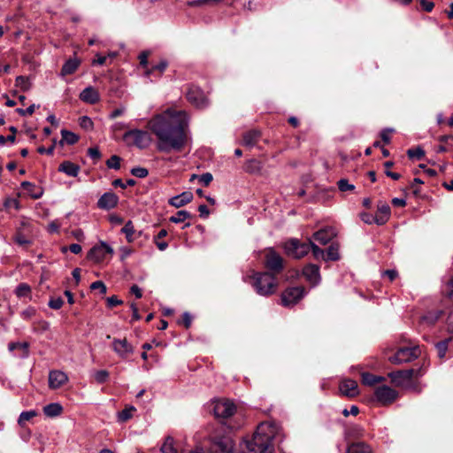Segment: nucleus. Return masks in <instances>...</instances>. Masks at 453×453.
<instances>
[{
  "mask_svg": "<svg viewBox=\"0 0 453 453\" xmlns=\"http://www.w3.org/2000/svg\"><path fill=\"white\" fill-rule=\"evenodd\" d=\"M156 135L157 150L164 153L180 152L188 141V115L183 111L167 110L149 122Z\"/></svg>",
  "mask_w": 453,
  "mask_h": 453,
  "instance_id": "nucleus-1",
  "label": "nucleus"
},
{
  "mask_svg": "<svg viewBox=\"0 0 453 453\" xmlns=\"http://www.w3.org/2000/svg\"><path fill=\"white\" fill-rule=\"evenodd\" d=\"M250 284L260 296L274 294L279 286L278 277L266 272H253L250 276Z\"/></svg>",
  "mask_w": 453,
  "mask_h": 453,
  "instance_id": "nucleus-2",
  "label": "nucleus"
},
{
  "mask_svg": "<svg viewBox=\"0 0 453 453\" xmlns=\"http://www.w3.org/2000/svg\"><path fill=\"white\" fill-rule=\"evenodd\" d=\"M260 429L258 427L252 439L247 442V449L253 453H273V444L271 435L262 434Z\"/></svg>",
  "mask_w": 453,
  "mask_h": 453,
  "instance_id": "nucleus-3",
  "label": "nucleus"
},
{
  "mask_svg": "<svg viewBox=\"0 0 453 453\" xmlns=\"http://www.w3.org/2000/svg\"><path fill=\"white\" fill-rule=\"evenodd\" d=\"M264 266L266 269V273H272L278 277L285 268V262L283 257L277 253L273 249H270L264 258Z\"/></svg>",
  "mask_w": 453,
  "mask_h": 453,
  "instance_id": "nucleus-4",
  "label": "nucleus"
},
{
  "mask_svg": "<svg viewBox=\"0 0 453 453\" xmlns=\"http://www.w3.org/2000/svg\"><path fill=\"white\" fill-rule=\"evenodd\" d=\"M123 140L127 145H134L139 149H145L151 142L150 135L147 131L136 128L126 132L123 135Z\"/></svg>",
  "mask_w": 453,
  "mask_h": 453,
  "instance_id": "nucleus-5",
  "label": "nucleus"
},
{
  "mask_svg": "<svg viewBox=\"0 0 453 453\" xmlns=\"http://www.w3.org/2000/svg\"><path fill=\"white\" fill-rule=\"evenodd\" d=\"M185 96L188 103L197 109H204L209 105V99L198 86L188 84Z\"/></svg>",
  "mask_w": 453,
  "mask_h": 453,
  "instance_id": "nucleus-6",
  "label": "nucleus"
},
{
  "mask_svg": "<svg viewBox=\"0 0 453 453\" xmlns=\"http://www.w3.org/2000/svg\"><path fill=\"white\" fill-rule=\"evenodd\" d=\"M210 449L213 453H236L234 440L229 435L213 436Z\"/></svg>",
  "mask_w": 453,
  "mask_h": 453,
  "instance_id": "nucleus-7",
  "label": "nucleus"
},
{
  "mask_svg": "<svg viewBox=\"0 0 453 453\" xmlns=\"http://www.w3.org/2000/svg\"><path fill=\"white\" fill-rule=\"evenodd\" d=\"M312 247V240L307 239L306 242H300L297 239H291L286 242L285 249L288 253L296 258H301L311 251Z\"/></svg>",
  "mask_w": 453,
  "mask_h": 453,
  "instance_id": "nucleus-8",
  "label": "nucleus"
},
{
  "mask_svg": "<svg viewBox=\"0 0 453 453\" xmlns=\"http://www.w3.org/2000/svg\"><path fill=\"white\" fill-rule=\"evenodd\" d=\"M418 355L419 350L418 347H403L399 348L393 355L388 356V359L391 364L401 365L403 363L411 362V360L417 358Z\"/></svg>",
  "mask_w": 453,
  "mask_h": 453,
  "instance_id": "nucleus-9",
  "label": "nucleus"
},
{
  "mask_svg": "<svg viewBox=\"0 0 453 453\" xmlns=\"http://www.w3.org/2000/svg\"><path fill=\"white\" fill-rule=\"evenodd\" d=\"M236 411V406L229 400H219L213 403L212 412L218 419H227Z\"/></svg>",
  "mask_w": 453,
  "mask_h": 453,
  "instance_id": "nucleus-10",
  "label": "nucleus"
},
{
  "mask_svg": "<svg viewBox=\"0 0 453 453\" xmlns=\"http://www.w3.org/2000/svg\"><path fill=\"white\" fill-rule=\"evenodd\" d=\"M108 255L110 257L113 255V249L105 242L100 241L96 245L89 250L87 258L99 264L105 260Z\"/></svg>",
  "mask_w": 453,
  "mask_h": 453,
  "instance_id": "nucleus-11",
  "label": "nucleus"
},
{
  "mask_svg": "<svg viewBox=\"0 0 453 453\" xmlns=\"http://www.w3.org/2000/svg\"><path fill=\"white\" fill-rule=\"evenodd\" d=\"M304 287H291L285 289L281 294V304L288 307L297 303L304 296Z\"/></svg>",
  "mask_w": 453,
  "mask_h": 453,
  "instance_id": "nucleus-12",
  "label": "nucleus"
},
{
  "mask_svg": "<svg viewBox=\"0 0 453 453\" xmlns=\"http://www.w3.org/2000/svg\"><path fill=\"white\" fill-rule=\"evenodd\" d=\"M388 376L390 378L391 382L395 386L399 387L403 385L405 381L411 380L413 377L421 376V372L420 370H415L413 368H411L393 371L389 372Z\"/></svg>",
  "mask_w": 453,
  "mask_h": 453,
  "instance_id": "nucleus-13",
  "label": "nucleus"
},
{
  "mask_svg": "<svg viewBox=\"0 0 453 453\" xmlns=\"http://www.w3.org/2000/svg\"><path fill=\"white\" fill-rule=\"evenodd\" d=\"M376 400L382 405L392 404L398 397V392L388 386L378 387L374 391Z\"/></svg>",
  "mask_w": 453,
  "mask_h": 453,
  "instance_id": "nucleus-14",
  "label": "nucleus"
},
{
  "mask_svg": "<svg viewBox=\"0 0 453 453\" xmlns=\"http://www.w3.org/2000/svg\"><path fill=\"white\" fill-rule=\"evenodd\" d=\"M112 349L118 354V356L123 359H126L129 355L133 354L134 348L127 341L126 338L114 339L112 342Z\"/></svg>",
  "mask_w": 453,
  "mask_h": 453,
  "instance_id": "nucleus-15",
  "label": "nucleus"
},
{
  "mask_svg": "<svg viewBox=\"0 0 453 453\" xmlns=\"http://www.w3.org/2000/svg\"><path fill=\"white\" fill-rule=\"evenodd\" d=\"M319 269V265L314 264H307L303 268V275L312 287L317 286L321 280Z\"/></svg>",
  "mask_w": 453,
  "mask_h": 453,
  "instance_id": "nucleus-16",
  "label": "nucleus"
},
{
  "mask_svg": "<svg viewBox=\"0 0 453 453\" xmlns=\"http://www.w3.org/2000/svg\"><path fill=\"white\" fill-rule=\"evenodd\" d=\"M119 196L113 192L104 193L97 201V207L103 210H111L118 205Z\"/></svg>",
  "mask_w": 453,
  "mask_h": 453,
  "instance_id": "nucleus-17",
  "label": "nucleus"
},
{
  "mask_svg": "<svg viewBox=\"0 0 453 453\" xmlns=\"http://www.w3.org/2000/svg\"><path fill=\"white\" fill-rule=\"evenodd\" d=\"M375 224L378 226L385 225L390 219L391 209L389 205L383 202H379L377 205Z\"/></svg>",
  "mask_w": 453,
  "mask_h": 453,
  "instance_id": "nucleus-18",
  "label": "nucleus"
},
{
  "mask_svg": "<svg viewBox=\"0 0 453 453\" xmlns=\"http://www.w3.org/2000/svg\"><path fill=\"white\" fill-rule=\"evenodd\" d=\"M67 375L58 370L50 371L49 373V387L51 389H57L62 387L67 381Z\"/></svg>",
  "mask_w": 453,
  "mask_h": 453,
  "instance_id": "nucleus-19",
  "label": "nucleus"
},
{
  "mask_svg": "<svg viewBox=\"0 0 453 453\" xmlns=\"http://www.w3.org/2000/svg\"><path fill=\"white\" fill-rule=\"evenodd\" d=\"M335 236L334 230L332 227L319 229L312 234V240L320 245H326Z\"/></svg>",
  "mask_w": 453,
  "mask_h": 453,
  "instance_id": "nucleus-20",
  "label": "nucleus"
},
{
  "mask_svg": "<svg viewBox=\"0 0 453 453\" xmlns=\"http://www.w3.org/2000/svg\"><path fill=\"white\" fill-rule=\"evenodd\" d=\"M357 387V382L356 380L352 379H345L341 381L339 389L342 395L349 397H354L358 395Z\"/></svg>",
  "mask_w": 453,
  "mask_h": 453,
  "instance_id": "nucleus-21",
  "label": "nucleus"
},
{
  "mask_svg": "<svg viewBox=\"0 0 453 453\" xmlns=\"http://www.w3.org/2000/svg\"><path fill=\"white\" fill-rule=\"evenodd\" d=\"M80 99L84 103L96 104L100 101V95L95 88L89 86L81 92Z\"/></svg>",
  "mask_w": 453,
  "mask_h": 453,
  "instance_id": "nucleus-22",
  "label": "nucleus"
},
{
  "mask_svg": "<svg viewBox=\"0 0 453 453\" xmlns=\"http://www.w3.org/2000/svg\"><path fill=\"white\" fill-rule=\"evenodd\" d=\"M193 194L189 191H184L181 194L169 199L168 203L175 208H180L193 200Z\"/></svg>",
  "mask_w": 453,
  "mask_h": 453,
  "instance_id": "nucleus-23",
  "label": "nucleus"
},
{
  "mask_svg": "<svg viewBox=\"0 0 453 453\" xmlns=\"http://www.w3.org/2000/svg\"><path fill=\"white\" fill-rule=\"evenodd\" d=\"M81 171L79 165L74 164L71 161H63L58 166V172L64 173L68 176L76 177Z\"/></svg>",
  "mask_w": 453,
  "mask_h": 453,
  "instance_id": "nucleus-24",
  "label": "nucleus"
},
{
  "mask_svg": "<svg viewBox=\"0 0 453 453\" xmlns=\"http://www.w3.org/2000/svg\"><path fill=\"white\" fill-rule=\"evenodd\" d=\"M21 188L26 190L27 195L33 199H39L43 195V189L42 188L27 180L21 182Z\"/></svg>",
  "mask_w": 453,
  "mask_h": 453,
  "instance_id": "nucleus-25",
  "label": "nucleus"
},
{
  "mask_svg": "<svg viewBox=\"0 0 453 453\" xmlns=\"http://www.w3.org/2000/svg\"><path fill=\"white\" fill-rule=\"evenodd\" d=\"M121 232L125 234L127 241L133 242L137 237L142 234V232H136L134 224L131 220H128L121 229Z\"/></svg>",
  "mask_w": 453,
  "mask_h": 453,
  "instance_id": "nucleus-26",
  "label": "nucleus"
},
{
  "mask_svg": "<svg viewBox=\"0 0 453 453\" xmlns=\"http://www.w3.org/2000/svg\"><path fill=\"white\" fill-rule=\"evenodd\" d=\"M385 380H386L385 377L374 375L368 372H364L361 374V382L363 385H365V386L372 387V386L376 385L377 383L384 382Z\"/></svg>",
  "mask_w": 453,
  "mask_h": 453,
  "instance_id": "nucleus-27",
  "label": "nucleus"
},
{
  "mask_svg": "<svg viewBox=\"0 0 453 453\" xmlns=\"http://www.w3.org/2000/svg\"><path fill=\"white\" fill-rule=\"evenodd\" d=\"M260 137L261 132L258 130H250L245 132L242 135V145L252 147L256 145Z\"/></svg>",
  "mask_w": 453,
  "mask_h": 453,
  "instance_id": "nucleus-28",
  "label": "nucleus"
},
{
  "mask_svg": "<svg viewBox=\"0 0 453 453\" xmlns=\"http://www.w3.org/2000/svg\"><path fill=\"white\" fill-rule=\"evenodd\" d=\"M346 453H372V450L367 443L359 441L349 444Z\"/></svg>",
  "mask_w": 453,
  "mask_h": 453,
  "instance_id": "nucleus-29",
  "label": "nucleus"
},
{
  "mask_svg": "<svg viewBox=\"0 0 453 453\" xmlns=\"http://www.w3.org/2000/svg\"><path fill=\"white\" fill-rule=\"evenodd\" d=\"M80 64L81 62L77 58H69L63 65L61 68V74L64 76L73 74L78 69Z\"/></svg>",
  "mask_w": 453,
  "mask_h": 453,
  "instance_id": "nucleus-30",
  "label": "nucleus"
},
{
  "mask_svg": "<svg viewBox=\"0 0 453 453\" xmlns=\"http://www.w3.org/2000/svg\"><path fill=\"white\" fill-rule=\"evenodd\" d=\"M365 434L364 428L359 425H352L346 428L345 435L348 439L356 440L362 438Z\"/></svg>",
  "mask_w": 453,
  "mask_h": 453,
  "instance_id": "nucleus-31",
  "label": "nucleus"
},
{
  "mask_svg": "<svg viewBox=\"0 0 453 453\" xmlns=\"http://www.w3.org/2000/svg\"><path fill=\"white\" fill-rule=\"evenodd\" d=\"M162 453H180L179 449L175 444L173 437L168 435L165 438V441L160 448Z\"/></svg>",
  "mask_w": 453,
  "mask_h": 453,
  "instance_id": "nucleus-32",
  "label": "nucleus"
},
{
  "mask_svg": "<svg viewBox=\"0 0 453 453\" xmlns=\"http://www.w3.org/2000/svg\"><path fill=\"white\" fill-rule=\"evenodd\" d=\"M168 66V61L162 59L158 64L153 65L150 68L145 70V75L150 76L157 73V76H161Z\"/></svg>",
  "mask_w": 453,
  "mask_h": 453,
  "instance_id": "nucleus-33",
  "label": "nucleus"
},
{
  "mask_svg": "<svg viewBox=\"0 0 453 453\" xmlns=\"http://www.w3.org/2000/svg\"><path fill=\"white\" fill-rule=\"evenodd\" d=\"M63 411V407L58 403H52L43 407V413L47 417L54 418L60 415Z\"/></svg>",
  "mask_w": 453,
  "mask_h": 453,
  "instance_id": "nucleus-34",
  "label": "nucleus"
},
{
  "mask_svg": "<svg viewBox=\"0 0 453 453\" xmlns=\"http://www.w3.org/2000/svg\"><path fill=\"white\" fill-rule=\"evenodd\" d=\"M451 342H453V337H448L435 343L437 356L440 359H443L445 357L446 352L449 349V344Z\"/></svg>",
  "mask_w": 453,
  "mask_h": 453,
  "instance_id": "nucleus-35",
  "label": "nucleus"
},
{
  "mask_svg": "<svg viewBox=\"0 0 453 453\" xmlns=\"http://www.w3.org/2000/svg\"><path fill=\"white\" fill-rule=\"evenodd\" d=\"M61 135H62V139L59 142V144L62 146L64 145L65 142L69 145H73V144L77 143L79 141V136L77 134H75L74 133L68 131L66 129L61 130Z\"/></svg>",
  "mask_w": 453,
  "mask_h": 453,
  "instance_id": "nucleus-36",
  "label": "nucleus"
},
{
  "mask_svg": "<svg viewBox=\"0 0 453 453\" xmlns=\"http://www.w3.org/2000/svg\"><path fill=\"white\" fill-rule=\"evenodd\" d=\"M340 259L339 246L332 243L326 251H325L324 261H338Z\"/></svg>",
  "mask_w": 453,
  "mask_h": 453,
  "instance_id": "nucleus-37",
  "label": "nucleus"
},
{
  "mask_svg": "<svg viewBox=\"0 0 453 453\" xmlns=\"http://www.w3.org/2000/svg\"><path fill=\"white\" fill-rule=\"evenodd\" d=\"M262 164L257 159L248 160L244 165V170L248 173L258 174L262 170Z\"/></svg>",
  "mask_w": 453,
  "mask_h": 453,
  "instance_id": "nucleus-38",
  "label": "nucleus"
},
{
  "mask_svg": "<svg viewBox=\"0 0 453 453\" xmlns=\"http://www.w3.org/2000/svg\"><path fill=\"white\" fill-rule=\"evenodd\" d=\"M8 349L10 351H13L15 349H21L23 351V357H28L29 354V343L27 342H11L8 344Z\"/></svg>",
  "mask_w": 453,
  "mask_h": 453,
  "instance_id": "nucleus-39",
  "label": "nucleus"
},
{
  "mask_svg": "<svg viewBox=\"0 0 453 453\" xmlns=\"http://www.w3.org/2000/svg\"><path fill=\"white\" fill-rule=\"evenodd\" d=\"M195 216L188 212V211H178L177 213L174 216H172L169 218V221L172 223H181L184 222L188 219H192Z\"/></svg>",
  "mask_w": 453,
  "mask_h": 453,
  "instance_id": "nucleus-40",
  "label": "nucleus"
},
{
  "mask_svg": "<svg viewBox=\"0 0 453 453\" xmlns=\"http://www.w3.org/2000/svg\"><path fill=\"white\" fill-rule=\"evenodd\" d=\"M425 155V150L421 147H415L407 150V156L410 159L422 160Z\"/></svg>",
  "mask_w": 453,
  "mask_h": 453,
  "instance_id": "nucleus-41",
  "label": "nucleus"
},
{
  "mask_svg": "<svg viewBox=\"0 0 453 453\" xmlns=\"http://www.w3.org/2000/svg\"><path fill=\"white\" fill-rule=\"evenodd\" d=\"M136 411L135 407L128 406L118 413L119 422H127L133 417V412Z\"/></svg>",
  "mask_w": 453,
  "mask_h": 453,
  "instance_id": "nucleus-42",
  "label": "nucleus"
},
{
  "mask_svg": "<svg viewBox=\"0 0 453 453\" xmlns=\"http://www.w3.org/2000/svg\"><path fill=\"white\" fill-rule=\"evenodd\" d=\"M31 293V287L27 283H20L15 289V294L18 297H25Z\"/></svg>",
  "mask_w": 453,
  "mask_h": 453,
  "instance_id": "nucleus-43",
  "label": "nucleus"
},
{
  "mask_svg": "<svg viewBox=\"0 0 453 453\" xmlns=\"http://www.w3.org/2000/svg\"><path fill=\"white\" fill-rule=\"evenodd\" d=\"M15 86L20 88L23 92H26L30 88V83L27 77L22 75L16 78Z\"/></svg>",
  "mask_w": 453,
  "mask_h": 453,
  "instance_id": "nucleus-44",
  "label": "nucleus"
},
{
  "mask_svg": "<svg viewBox=\"0 0 453 453\" xmlns=\"http://www.w3.org/2000/svg\"><path fill=\"white\" fill-rule=\"evenodd\" d=\"M37 412L35 411H23L19 415L18 423L19 426H24L27 421H29L32 418L35 417Z\"/></svg>",
  "mask_w": 453,
  "mask_h": 453,
  "instance_id": "nucleus-45",
  "label": "nucleus"
},
{
  "mask_svg": "<svg viewBox=\"0 0 453 453\" xmlns=\"http://www.w3.org/2000/svg\"><path fill=\"white\" fill-rule=\"evenodd\" d=\"M121 157L118 155H112L107 161L106 165L110 169H120Z\"/></svg>",
  "mask_w": 453,
  "mask_h": 453,
  "instance_id": "nucleus-46",
  "label": "nucleus"
},
{
  "mask_svg": "<svg viewBox=\"0 0 453 453\" xmlns=\"http://www.w3.org/2000/svg\"><path fill=\"white\" fill-rule=\"evenodd\" d=\"M337 186H338L339 190L342 192L355 190V186L352 184H349L348 180H346V179L339 180L337 182Z\"/></svg>",
  "mask_w": 453,
  "mask_h": 453,
  "instance_id": "nucleus-47",
  "label": "nucleus"
},
{
  "mask_svg": "<svg viewBox=\"0 0 453 453\" xmlns=\"http://www.w3.org/2000/svg\"><path fill=\"white\" fill-rule=\"evenodd\" d=\"M79 125L84 130H91L93 128V121L88 116H82L79 119Z\"/></svg>",
  "mask_w": 453,
  "mask_h": 453,
  "instance_id": "nucleus-48",
  "label": "nucleus"
},
{
  "mask_svg": "<svg viewBox=\"0 0 453 453\" xmlns=\"http://www.w3.org/2000/svg\"><path fill=\"white\" fill-rule=\"evenodd\" d=\"M110 374L106 370H99L95 373V380L99 384H104L107 381Z\"/></svg>",
  "mask_w": 453,
  "mask_h": 453,
  "instance_id": "nucleus-49",
  "label": "nucleus"
},
{
  "mask_svg": "<svg viewBox=\"0 0 453 453\" xmlns=\"http://www.w3.org/2000/svg\"><path fill=\"white\" fill-rule=\"evenodd\" d=\"M14 242L19 246H28L31 244V241L28 240L20 231L16 233Z\"/></svg>",
  "mask_w": 453,
  "mask_h": 453,
  "instance_id": "nucleus-50",
  "label": "nucleus"
},
{
  "mask_svg": "<svg viewBox=\"0 0 453 453\" xmlns=\"http://www.w3.org/2000/svg\"><path fill=\"white\" fill-rule=\"evenodd\" d=\"M312 256L316 260L322 259L325 257V250L320 249L317 244L312 242V247H311Z\"/></svg>",
  "mask_w": 453,
  "mask_h": 453,
  "instance_id": "nucleus-51",
  "label": "nucleus"
},
{
  "mask_svg": "<svg viewBox=\"0 0 453 453\" xmlns=\"http://www.w3.org/2000/svg\"><path fill=\"white\" fill-rule=\"evenodd\" d=\"M64 304L62 297H50L48 306L52 310H59Z\"/></svg>",
  "mask_w": 453,
  "mask_h": 453,
  "instance_id": "nucleus-52",
  "label": "nucleus"
},
{
  "mask_svg": "<svg viewBox=\"0 0 453 453\" xmlns=\"http://www.w3.org/2000/svg\"><path fill=\"white\" fill-rule=\"evenodd\" d=\"M131 174L137 177V178H146L149 175L148 169L144 167H134L131 169Z\"/></svg>",
  "mask_w": 453,
  "mask_h": 453,
  "instance_id": "nucleus-53",
  "label": "nucleus"
},
{
  "mask_svg": "<svg viewBox=\"0 0 453 453\" xmlns=\"http://www.w3.org/2000/svg\"><path fill=\"white\" fill-rule=\"evenodd\" d=\"M394 132V129L384 128L380 133V137L385 144H389L391 142L390 134Z\"/></svg>",
  "mask_w": 453,
  "mask_h": 453,
  "instance_id": "nucleus-54",
  "label": "nucleus"
},
{
  "mask_svg": "<svg viewBox=\"0 0 453 453\" xmlns=\"http://www.w3.org/2000/svg\"><path fill=\"white\" fill-rule=\"evenodd\" d=\"M180 325H183L186 329H188L191 326L192 317L188 312H184L182 314L181 319L178 321Z\"/></svg>",
  "mask_w": 453,
  "mask_h": 453,
  "instance_id": "nucleus-55",
  "label": "nucleus"
},
{
  "mask_svg": "<svg viewBox=\"0 0 453 453\" xmlns=\"http://www.w3.org/2000/svg\"><path fill=\"white\" fill-rule=\"evenodd\" d=\"M88 155L95 163L98 161L102 157L100 150L96 147L89 148L88 150Z\"/></svg>",
  "mask_w": 453,
  "mask_h": 453,
  "instance_id": "nucleus-56",
  "label": "nucleus"
},
{
  "mask_svg": "<svg viewBox=\"0 0 453 453\" xmlns=\"http://www.w3.org/2000/svg\"><path fill=\"white\" fill-rule=\"evenodd\" d=\"M56 143H57L56 139H53L51 146H50L49 148L40 146V147H38L37 151L40 154L52 155L54 152V150H55Z\"/></svg>",
  "mask_w": 453,
  "mask_h": 453,
  "instance_id": "nucleus-57",
  "label": "nucleus"
},
{
  "mask_svg": "<svg viewBox=\"0 0 453 453\" xmlns=\"http://www.w3.org/2000/svg\"><path fill=\"white\" fill-rule=\"evenodd\" d=\"M359 216L361 220L365 224L371 225L372 223H375L376 215L373 216L369 212H361Z\"/></svg>",
  "mask_w": 453,
  "mask_h": 453,
  "instance_id": "nucleus-58",
  "label": "nucleus"
},
{
  "mask_svg": "<svg viewBox=\"0 0 453 453\" xmlns=\"http://www.w3.org/2000/svg\"><path fill=\"white\" fill-rule=\"evenodd\" d=\"M35 314L36 310L34 307L29 306L26 310H24L20 315L23 319L28 320L32 319Z\"/></svg>",
  "mask_w": 453,
  "mask_h": 453,
  "instance_id": "nucleus-59",
  "label": "nucleus"
},
{
  "mask_svg": "<svg viewBox=\"0 0 453 453\" xmlns=\"http://www.w3.org/2000/svg\"><path fill=\"white\" fill-rule=\"evenodd\" d=\"M106 302L108 308H113L123 303V301L119 299L117 296H111L108 297Z\"/></svg>",
  "mask_w": 453,
  "mask_h": 453,
  "instance_id": "nucleus-60",
  "label": "nucleus"
},
{
  "mask_svg": "<svg viewBox=\"0 0 453 453\" xmlns=\"http://www.w3.org/2000/svg\"><path fill=\"white\" fill-rule=\"evenodd\" d=\"M149 55H150L149 51H142L139 54V57H138V58L140 60V65L144 69L148 68V64H149L148 58H149Z\"/></svg>",
  "mask_w": 453,
  "mask_h": 453,
  "instance_id": "nucleus-61",
  "label": "nucleus"
},
{
  "mask_svg": "<svg viewBox=\"0 0 453 453\" xmlns=\"http://www.w3.org/2000/svg\"><path fill=\"white\" fill-rule=\"evenodd\" d=\"M213 180V176L211 173H204L199 176V181L205 187L209 186Z\"/></svg>",
  "mask_w": 453,
  "mask_h": 453,
  "instance_id": "nucleus-62",
  "label": "nucleus"
},
{
  "mask_svg": "<svg viewBox=\"0 0 453 453\" xmlns=\"http://www.w3.org/2000/svg\"><path fill=\"white\" fill-rule=\"evenodd\" d=\"M90 289L92 290H96V289H100V292L102 294H105L106 291H107V288L106 286L104 285V283L101 280H96V281H94L91 285H90Z\"/></svg>",
  "mask_w": 453,
  "mask_h": 453,
  "instance_id": "nucleus-63",
  "label": "nucleus"
},
{
  "mask_svg": "<svg viewBox=\"0 0 453 453\" xmlns=\"http://www.w3.org/2000/svg\"><path fill=\"white\" fill-rule=\"evenodd\" d=\"M420 6L423 11L431 12L434 7V4L429 0H419Z\"/></svg>",
  "mask_w": 453,
  "mask_h": 453,
  "instance_id": "nucleus-64",
  "label": "nucleus"
}]
</instances>
